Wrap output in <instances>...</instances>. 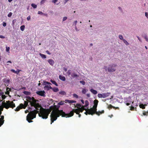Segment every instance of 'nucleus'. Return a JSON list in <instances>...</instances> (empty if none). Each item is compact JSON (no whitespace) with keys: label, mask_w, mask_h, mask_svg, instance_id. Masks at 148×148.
Segmentation results:
<instances>
[{"label":"nucleus","mask_w":148,"mask_h":148,"mask_svg":"<svg viewBox=\"0 0 148 148\" xmlns=\"http://www.w3.org/2000/svg\"><path fill=\"white\" fill-rule=\"evenodd\" d=\"M60 107L59 106L54 105L50 107V109H44L42 108V110L40 111L39 116L43 119H47L51 110V109H53L50 115L51 124L54 121L56 120L58 117H59L60 116H61L62 117H63L65 116L64 115L66 114L62 110H59Z\"/></svg>","instance_id":"nucleus-1"},{"label":"nucleus","mask_w":148,"mask_h":148,"mask_svg":"<svg viewBox=\"0 0 148 148\" xmlns=\"http://www.w3.org/2000/svg\"><path fill=\"white\" fill-rule=\"evenodd\" d=\"M27 101H24V104L21 103L20 104V106L23 107V109H25L27 106L28 102L30 103V104L32 106L34 107L36 110L30 111L27 114L26 116V120L29 123L33 122L32 120L35 118L36 114L39 113L40 109L38 108L41 107V104L38 103L39 101L38 100L36 99L33 97H30L29 96L26 97Z\"/></svg>","instance_id":"nucleus-2"},{"label":"nucleus","mask_w":148,"mask_h":148,"mask_svg":"<svg viewBox=\"0 0 148 148\" xmlns=\"http://www.w3.org/2000/svg\"><path fill=\"white\" fill-rule=\"evenodd\" d=\"M98 101L97 99H95L94 101V105L92 108H91V110H92L95 114L98 116H99L101 114L103 113L104 112V110H102L101 111H97V106Z\"/></svg>","instance_id":"nucleus-3"},{"label":"nucleus","mask_w":148,"mask_h":148,"mask_svg":"<svg viewBox=\"0 0 148 148\" xmlns=\"http://www.w3.org/2000/svg\"><path fill=\"white\" fill-rule=\"evenodd\" d=\"M2 105L4 108L7 109L10 108L13 109L15 107V104L13 102L10 101H6V103L5 102V101H4L2 103Z\"/></svg>","instance_id":"nucleus-4"},{"label":"nucleus","mask_w":148,"mask_h":148,"mask_svg":"<svg viewBox=\"0 0 148 148\" xmlns=\"http://www.w3.org/2000/svg\"><path fill=\"white\" fill-rule=\"evenodd\" d=\"M3 110V107L0 105V127H1L4 123V116H1L2 114V111Z\"/></svg>","instance_id":"nucleus-5"},{"label":"nucleus","mask_w":148,"mask_h":148,"mask_svg":"<svg viewBox=\"0 0 148 148\" xmlns=\"http://www.w3.org/2000/svg\"><path fill=\"white\" fill-rule=\"evenodd\" d=\"M117 66L116 64H113L112 65H110L108 69V71L110 72H113L116 70V69L114 68Z\"/></svg>","instance_id":"nucleus-6"},{"label":"nucleus","mask_w":148,"mask_h":148,"mask_svg":"<svg viewBox=\"0 0 148 148\" xmlns=\"http://www.w3.org/2000/svg\"><path fill=\"white\" fill-rule=\"evenodd\" d=\"M86 112L84 113V114L86 115H87L88 114L92 115L95 114V112L92 110H91V108L89 109H86Z\"/></svg>","instance_id":"nucleus-7"},{"label":"nucleus","mask_w":148,"mask_h":148,"mask_svg":"<svg viewBox=\"0 0 148 148\" xmlns=\"http://www.w3.org/2000/svg\"><path fill=\"white\" fill-rule=\"evenodd\" d=\"M36 93L37 95L41 96L43 97L46 96L45 92L44 90L37 91L36 92Z\"/></svg>","instance_id":"nucleus-8"},{"label":"nucleus","mask_w":148,"mask_h":148,"mask_svg":"<svg viewBox=\"0 0 148 148\" xmlns=\"http://www.w3.org/2000/svg\"><path fill=\"white\" fill-rule=\"evenodd\" d=\"M74 111L73 110L71 111L70 113H69V114H66L65 113V114H64V115L65 116H64L63 117H71V116H73L74 115Z\"/></svg>","instance_id":"nucleus-9"},{"label":"nucleus","mask_w":148,"mask_h":148,"mask_svg":"<svg viewBox=\"0 0 148 148\" xmlns=\"http://www.w3.org/2000/svg\"><path fill=\"white\" fill-rule=\"evenodd\" d=\"M47 62L51 66H53L55 63L54 61L51 59H49L48 60H47Z\"/></svg>","instance_id":"nucleus-10"},{"label":"nucleus","mask_w":148,"mask_h":148,"mask_svg":"<svg viewBox=\"0 0 148 148\" xmlns=\"http://www.w3.org/2000/svg\"><path fill=\"white\" fill-rule=\"evenodd\" d=\"M78 109L79 110V112H82L84 110H86V109L84 108V106H82L81 108H78Z\"/></svg>","instance_id":"nucleus-11"},{"label":"nucleus","mask_w":148,"mask_h":148,"mask_svg":"<svg viewBox=\"0 0 148 148\" xmlns=\"http://www.w3.org/2000/svg\"><path fill=\"white\" fill-rule=\"evenodd\" d=\"M110 93L108 92L107 93H102L103 98H105L107 97L110 95Z\"/></svg>","instance_id":"nucleus-12"},{"label":"nucleus","mask_w":148,"mask_h":148,"mask_svg":"<svg viewBox=\"0 0 148 148\" xmlns=\"http://www.w3.org/2000/svg\"><path fill=\"white\" fill-rule=\"evenodd\" d=\"M23 108V107H21L20 106V104L19 106H18L15 109V111H19L20 109Z\"/></svg>","instance_id":"nucleus-13"},{"label":"nucleus","mask_w":148,"mask_h":148,"mask_svg":"<svg viewBox=\"0 0 148 148\" xmlns=\"http://www.w3.org/2000/svg\"><path fill=\"white\" fill-rule=\"evenodd\" d=\"M4 82L7 85H8L10 82V80L9 79H3Z\"/></svg>","instance_id":"nucleus-14"},{"label":"nucleus","mask_w":148,"mask_h":148,"mask_svg":"<svg viewBox=\"0 0 148 148\" xmlns=\"http://www.w3.org/2000/svg\"><path fill=\"white\" fill-rule=\"evenodd\" d=\"M90 91L94 95H96L97 93V92L96 90H94L93 89H91Z\"/></svg>","instance_id":"nucleus-15"},{"label":"nucleus","mask_w":148,"mask_h":148,"mask_svg":"<svg viewBox=\"0 0 148 148\" xmlns=\"http://www.w3.org/2000/svg\"><path fill=\"white\" fill-rule=\"evenodd\" d=\"M147 105V104H140L139 105V107L140 108H142V109H145V106Z\"/></svg>","instance_id":"nucleus-16"},{"label":"nucleus","mask_w":148,"mask_h":148,"mask_svg":"<svg viewBox=\"0 0 148 148\" xmlns=\"http://www.w3.org/2000/svg\"><path fill=\"white\" fill-rule=\"evenodd\" d=\"M59 78L60 80L63 81H65L66 80V78L60 75H59Z\"/></svg>","instance_id":"nucleus-17"},{"label":"nucleus","mask_w":148,"mask_h":148,"mask_svg":"<svg viewBox=\"0 0 148 148\" xmlns=\"http://www.w3.org/2000/svg\"><path fill=\"white\" fill-rule=\"evenodd\" d=\"M74 112L76 113L77 114H78L79 113V110L78 109H73Z\"/></svg>","instance_id":"nucleus-18"},{"label":"nucleus","mask_w":148,"mask_h":148,"mask_svg":"<svg viewBox=\"0 0 148 148\" xmlns=\"http://www.w3.org/2000/svg\"><path fill=\"white\" fill-rule=\"evenodd\" d=\"M55 92H57L59 91V89L57 88H53L51 89Z\"/></svg>","instance_id":"nucleus-19"},{"label":"nucleus","mask_w":148,"mask_h":148,"mask_svg":"<svg viewBox=\"0 0 148 148\" xmlns=\"http://www.w3.org/2000/svg\"><path fill=\"white\" fill-rule=\"evenodd\" d=\"M50 81L53 84L55 85L56 86H58L57 83L55 81L51 79Z\"/></svg>","instance_id":"nucleus-20"},{"label":"nucleus","mask_w":148,"mask_h":148,"mask_svg":"<svg viewBox=\"0 0 148 148\" xmlns=\"http://www.w3.org/2000/svg\"><path fill=\"white\" fill-rule=\"evenodd\" d=\"M39 55L41 57V58L43 59H45L46 58V56L45 55L42 54L41 53H40Z\"/></svg>","instance_id":"nucleus-21"},{"label":"nucleus","mask_w":148,"mask_h":148,"mask_svg":"<svg viewBox=\"0 0 148 148\" xmlns=\"http://www.w3.org/2000/svg\"><path fill=\"white\" fill-rule=\"evenodd\" d=\"M71 77H72L73 78L76 77L78 76L77 74L75 73H73L71 74Z\"/></svg>","instance_id":"nucleus-22"},{"label":"nucleus","mask_w":148,"mask_h":148,"mask_svg":"<svg viewBox=\"0 0 148 148\" xmlns=\"http://www.w3.org/2000/svg\"><path fill=\"white\" fill-rule=\"evenodd\" d=\"M85 105L84 106L85 107H87L89 105V102L88 100H86L85 101Z\"/></svg>","instance_id":"nucleus-23"},{"label":"nucleus","mask_w":148,"mask_h":148,"mask_svg":"<svg viewBox=\"0 0 148 148\" xmlns=\"http://www.w3.org/2000/svg\"><path fill=\"white\" fill-rule=\"evenodd\" d=\"M45 88L47 89V90H49L50 89H51L52 88V87L50 86H46L44 87Z\"/></svg>","instance_id":"nucleus-24"},{"label":"nucleus","mask_w":148,"mask_h":148,"mask_svg":"<svg viewBox=\"0 0 148 148\" xmlns=\"http://www.w3.org/2000/svg\"><path fill=\"white\" fill-rule=\"evenodd\" d=\"M64 101H61L60 102L58 103V105L59 106L60 105H64Z\"/></svg>","instance_id":"nucleus-25"},{"label":"nucleus","mask_w":148,"mask_h":148,"mask_svg":"<svg viewBox=\"0 0 148 148\" xmlns=\"http://www.w3.org/2000/svg\"><path fill=\"white\" fill-rule=\"evenodd\" d=\"M59 93L60 94L63 95H65L66 94V92H65L62 91H61Z\"/></svg>","instance_id":"nucleus-26"},{"label":"nucleus","mask_w":148,"mask_h":148,"mask_svg":"<svg viewBox=\"0 0 148 148\" xmlns=\"http://www.w3.org/2000/svg\"><path fill=\"white\" fill-rule=\"evenodd\" d=\"M25 26L24 25H22L20 27V29L22 31H23L25 29Z\"/></svg>","instance_id":"nucleus-27"},{"label":"nucleus","mask_w":148,"mask_h":148,"mask_svg":"<svg viewBox=\"0 0 148 148\" xmlns=\"http://www.w3.org/2000/svg\"><path fill=\"white\" fill-rule=\"evenodd\" d=\"M26 95H30V92H29L25 91L23 92Z\"/></svg>","instance_id":"nucleus-28"},{"label":"nucleus","mask_w":148,"mask_h":148,"mask_svg":"<svg viewBox=\"0 0 148 148\" xmlns=\"http://www.w3.org/2000/svg\"><path fill=\"white\" fill-rule=\"evenodd\" d=\"M108 108L109 109H111L112 108H115V107L114 106H112L111 104H110L108 106Z\"/></svg>","instance_id":"nucleus-29"},{"label":"nucleus","mask_w":148,"mask_h":148,"mask_svg":"<svg viewBox=\"0 0 148 148\" xmlns=\"http://www.w3.org/2000/svg\"><path fill=\"white\" fill-rule=\"evenodd\" d=\"M123 41L126 45H129V43L127 42V41L125 40H123Z\"/></svg>","instance_id":"nucleus-30"},{"label":"nucleus","mask_w":148,"mask_h":148,"mask_svg":"<svg viewBox=\"0 0 148 148\" xmlns=\"http://www.w3.org/2000/svg\"><path fill=\"white\" fill-rule=\"evenodd\" d=\"M31 6L32 7L34 8H37V6L36 5L34 4V3H32L31 4Z\"/></svg>","instance_id":"nucleus-31"},{"label":"nucleus","mask_w":148,"mask_h":148,"mask_svg":"<svg viewBox=\"0 0 148 148\" xmlns=\"http://www.w3.org/2000/svg\"><path fill=\"white\" fill-rule=\"evenodd\" d=\"M98 97L99 98H103L102 93L98 94L97 95Z\"/></svg>","instance_id":"nucleus-32"},{"label":"nucleus","mask_w":148,"mask_h":148,"mask_svg":"<svg viewBox=\"0 0 148 148\" xmlns=\"http://www.w3.org/2000/svg\"><path fill=\"white\" fill-rule=\"evenodd\" d=\"M6 51L7 52H8L9 53V51L10 49V48L9 47H6Z\"/></svg>","instance_id":"nucleus-33"},{"label":"nucleus","mask_w":148,"mask_h":148,"mask_svg":"<svg viewBox=\"0 0 148 148\" xmlns=\"http://www.w3.org/2000/svg\"><path fill=\"white\" fill-rule=\"evenodd\" d=\"M87 91L86 89H83L82 91V92L83 94H85L86 92Z\"/></svg>","instance_id":"nucleus-34"},{"label":"nucleus","mask_w":148,"mask_h":148,"mask_svg":"<svg viewBox=\"0 0 148 148\" xmlns=\"http://www.w3.org/2000/svg\"><path fill=\"white\" fill-rule=\"evenodd\" d=\"M73 96L74 97H75L76 98H79L78 95L75 94H74L73 95Z\"/></svg>","instance_id":"nucleus-35"},{"label":"nucleus","mask_w":148,"mask_h":148,"mask_svg":"<svg viewBox=\"0 0 148 148\" xmlns=\"http://www.w3.org/2000/svg\"><path fill=\"white\" fill-rule=\"evenodd\" d=\"M71 71L70 70H69L67 72V73L69 75H71Z\"/></svg>","instance_id":"nucleus-36"},{"label":"nucleus","mask_w":148,"mask_h":148,"mask_svg":"<svg viewBox=\"0 0 148 148\" xmlns=\"http://www.w3.org/2000/svg\"><path fill=\"white\" fill-rule=\"evenodd\" d=\"M144 37L146 40L148 42V37H147V35H145L144 36Z\"/></svg>","instance_id":"nucleus-37"},{"label":"nucleus","mask_w":148,"mask_h":148,"mask_svg":"<svg viewBox=\"0 0 148 148\" xmlns=\"http://www.w3.org/2000/svg\"><path fill=\"white\" fill-rule=\"evenodd\" d=\"M79 82L81 84H82L83 85H84L85 84V82L84 81H80Z\"/></svg>","instance_id":"nucleus-38"},{"label":"nucleus","mask_w":148,"mask_h":148,"mask_svg":"<svg viewBox=\"0 0 148 148\" xmlns=\"http://www.w3.org/2000/svg\"><path fill=\"white\" fill-rule=\"evenodd\" d=\"M130 107V110L131 111H133V110H134V107L132 106H131Z\"/></svg>","instance_id":"nucleus-39"},{"label":"nucleus","mask_w":148,"mask_h":148,"mask_svg":"<svg viewBox=\"0 0 148 148\" xmlns=\"http://www.w3.org/2000/svg\"><path fill=\"white\" fill-rule=\"evenodd\" d=\"M81 107L82 106L81 105V104H78V103H77L76 104V106H75V107Z\"/></svg>","instance_id":"nucleus-40"},{"label":"nucleus","mask_w":148,"mask_h":148,"mask_svg":"<svg viewBox=\"0 0 148 148\" xmlns=\"http://www.w3.org/2000/svg\"><path fill=\"white\" fill-rule=\"evenodd\" d=\"M65 102L66 103H70V100H69L68 99H66L65 101Z\"/></svg>","instance_id":"nucleus-41"},{"label":"nucleus","mask_w":148,"mask_h":148,"mask_svg":"<svg viewBox=\"0 0 148 148\" xmlns=\"http://www.w3.org/2000/svg\"><path fill=\"white\" fill-rule=\"evenodd\" d=\"M12 13L11 12H10L8 15V17H10L12 15Z\"/></svg>","instance_id":"nucleus-42"},{"label":"nucleus","mask_w":148,"mask_h":148,"mask_svg":"<svg viewBox=\"0 0 148 148\" xmlns=\"http://www.w3.org/2000/svg\"><path fill=\"white\" fill-rule=\"evenodd\" d=\"M67 19V17L66 16H64L63 17L62 19L63 21H64L66 20Z\"/></svg>","instance_id":"nucleus-43"},{"label":"nucleus","mask_w":148,"mask_h":148,"mask_svg":"<svg viewBox=\"0 0 148 148\" xmlns=\"http://www.w3.org/2000/svg\"><path fill=\"white\" fill-rule=\"evenodd\" d=\"M119 38L121 39V40H124L123 39V37L122 36V35H119Z\"/></svg>","instance_id":"nucleus-44"},{"label":"nucleus","mask_w":148,"mask_h":148,"mask_svg":"<svg viewBox=\"0 0 148 148\" xmlns=\"http://www.w3.org/2000/svg\"><path fill=\"white\" fill-rule=\"evenodd\" d=\"M46 0H42L40 2V4H43Z\"/></svg>","instance_id":"nucleus-45"},{"label":"nucleus","mask_w":148,"mask_h":148,"mask_svg":"<svg viewBox=\"0 0 148 148\" xmlns=\"http://www.w3.org/2000/svg\"><path fill=\"white\" fill-rule=\"evenodd\" d=\"M44 82L45 84H51V83L47 82Z\"/></svg>","instance_id":"nucleus-46"},{"label":"nucleus","mask_w":148,"mask_h":148,"mask_svg":"<svg viewBox=\"0 0 148 148\" xmlns=\"http://www.w3.org/2000/svg\"><path fill=\"white\" fill-rule=\"evenodd\" d=\"M76 102V101L75 100H70V103H75Z\"/></svg>","instance_id":"nucleus-47"},{"label":"nucleus","mask_w":148,"mask_h":148,"mask_svg":"<svg viewBox=\"0 0 148 148\" xmlns=\"http://www.w3.org/2000/svg\"><path fill=\"white\" fill-rule=\"evenodd\" d=\"M58 1V0H53L52 1V3H55L56 2Z\"/></svg>","instance_id":"nucleus-48"},{"label":"nucleus","mask_w":148,"mask_h":148,"mask_svg":"<svg viewBox=\"0 0 148 148\" xmlns=\"http://www.w3.org/2000/svg\"><path fill=\"white\" fill-rule=\"evenodd\" d=\"M2 97L3 99H4L6 97V96L5 95H2Z\"/></svg>","instance_id":"nucleus-49"},{"label":"nucleus","mask_w":148,"mask_h":148,"mask_svg":"<svg viewBox=\"0 0 148 148\" xmlns=\"http://www.w3.org/2000/svg\"><path fill=\"white\" fill-rule=\"evenodd\" d=\"M6 25V23L5 22H3V25L4 27H5Z\"/></svg>","instance_id":"nucleus-50"},{"label":"nucleus","mask_w":148,"mask_h":148,"mask_svg":"<svg viewBox=\"0 0 148 148\" xmlns=\"http://www.w3.org/2000/svg\"><path fill=\"white\" fill-rule=\"evenodd\" d=\"M148 113V112H144L143 113V114L144 115H147V113Z\"/></svg>","instance_id":"nucleus-51"},{"label":"nucleus","mask_w":148,"mask_h":148,"mask_svg":"<svg viewBox=\"0 0 148 148\" xmlns=\"http://www.w3.org/2000/svg\"><path fill=\"white\" fill-rule=\"evenodd\" d=\"M38 14H43V13H42V12L41 11H38Z\"/></svg>","instance_id":"nucleus-52"},{"label":"nucleus","mask_w":148,"mask_h":148,"mask_svg":"<svg viewBox=\"0 0 148 148\" xmlns=\"http://www.w3.org/2000/svg\"><path fill=\"white\" fill-rule=\"evenodd\" d=\"M27 20L28 21L30 19V16H28L27 17Z\"/></svg>","instance_id":"nucleus-53"},{"label":"nucleus","mask_w":148,"mask_h":148,"mask_svg":"<svg viewBox=\"0 0 148 148\" xmlns=\"http://www.w3.org/2000/svg\"><path fill=\"white\" fill-rule=\"evenodd\" d=\"M145 16L147 18H148V13H147V12H145Z\"/></svg>","instance_id":"nucleus-54"},{"label":"nucleus","mask_w":148,"mask_h":148,"mask_svg":"<svg viewBox=\"0 0 148 148\" xmlns=\"http://www.w3.org/2000/svg\"><path fill=\"white\" fill-rule=\"evenodd\" d=\"M0 38H4L5 37L3 35H0Z\"/></svg>","instance_id":"nucleus-55"},{"label":"nucleus","mask_w":148,"mask_h":148,"mask_svg":"<svg viewBox=\"0 0 148 148\" xmlns=\"http://www.w3.org/2000/svg\"><path fill=\"white\" fill-rule=\"evenodd\" d=\"M46 52L47 53V54H49V55H50L51 54V53H50L49 51H48V50H47L46 51Z\"/></svg>","instance_id":"nucleus-56"},{"label":"nucleus","mask_w":148,"mask_h":148,"mask_svg":"<svg viewBox=\"0 0 148 148\" xmlns=\"http://www.w3.org/2000/svg\"><path fill=\"white\" fill-rule=\"evenodd\" d=\"M77 21H74V23H75V28H76V29L77 28H76V25L77 24Z\"/></svg>","instance_id":"nucleus-57"},{"label":"nucleus","mask_w":148,"mask_h":148,"mask_svg":"<svg viewBox=\"0 0 148 148\" xmlns=\"http://www.w3.org/2000/svg\"><path fill=\"white\" fill-rule=\"evenodd\" d=\"M63 70L65 71V72L66 71H67V68H63Z\"/></svg>","instance_id":"nucleus-58"},{"label":"nucleus","mask_w":148,"mask_h":148,"mask_svg":"<svg viewBox=\"0 0 148 148\" xmlns=\"http://www.w3.org/2000/svg\"><path fill=\"white\" fill-rule=\"evenodd\" d=\"M69 0H64V4H66Z\"/></svg>","instance_id":"nucleus-59"},{"label":"nucleus","mask_w":148,"mask_h":148,"mask_svg":"<svg viewBox=\"0 0 148 148\" xmlns=\"http://www.w3.org/2000/svg\"><path fill=\"white\" fill-rule=\"evenodd\" d=\"M137 37L138 38V40L140 41V42H141V40L140 38L139 37V36H137Z\"/></svg>","instance_id":"nucleus-60"},{"label":"nucleus","mask_w":148,"mask_h":148,"mask_svg":"<svg viewBox=\"0 0 148 148\" xmlns=\"http://www.w3.org/2000/svg\"><path fill=\"white\" fill-rule=\"evenodd\" d=\"M86 95H87V97H90V95L89 94H87Z\"/></svg>","instance_id":"nucleus-61"},{"label":"nucleus","mask_w":148,"mask_h":148,"mask_svg":"<svg viewBox=\"0 0 148 148\" xmlns=\"http://www.w3.org/2000/svg\"><path fill=\"white\" fill-rule=\"evenodd\" d=\"M81 102H82V103L83 104H84V100L83 99H81Z\"/></svg>","instance_id":"nucleus-62"},{"label":"nucleus","mask_w":148,"mask_h":148,"mask_svg":"<svg viewBox=\"0 0 148 148\" xmlns=\"http://www.w3.org/2000/svg\"><path fill=\"white\" fill-rule=\"evenodd\" d=\"M5 94L7 95H8L9 93V92L8 91H7V92H5Z\"/></svg>","instance_id":"nucleus-63"},{"label":"nucleus","mask_w":148,"mask_h":148,"mask_svg":"<svg viewBox=\"0 0 148 148\" xmlns=\"http://www.w3.org/2000/svg\"><path fill=\"white\" fill-rule=\"evenodd\" d=\"M12 71L14 73H16V71L14 70H13V69L12 70Z\"/></svg>","instance_id":"nucleus-64"}]
</instances>
